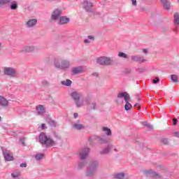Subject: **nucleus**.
<instances>
[{"label":"nucleus","instance_id":"11","mask_svg":"<svg viewBox=\"0 0 179 179\" xmlns=\"http://www.w3.org/2000/svg\"><path fill=\"white\" fill-rule=\"evenodd\" d=\"M89 154V148H86L84 151H82L80 153V157L82 160H83V159H86L87 155Z\"/></svg>","mask_w":179,"mask_h":179},{"label":"nucleus","instance_id":"47","mask_svg":"<svg viewBox=\"0 0 179 179\" xmlns=\"http://www.w3.org/2000/svg\"><path fill=\"white\" fill-rule=\"evenodd\" d=\"M144 54H148V50L146 49H144L143 50Z\"/></svg>","mask_w":179,"mask_h":179},{"label":"nucleus","instance_id":"30","mask_svg":"<svg viewBox=\"0 0 179 179\" xmlns=\"http://www.w3.org/2000/svg\"><path fill=\"white\" fill-rule=\"evenodd\" d=\"M152 177H154L155 178H160V175L159 173H157L156 172H152L151 173Z\"/></svg>","mask_w":179,"mask_h":179},{"label":"nucleus","instance_id":"44","mask_svg":"<svg viewBox=\"0 0 179 179\" xmlns=\"http://www.w3.org/2000/svg\"><path fill=\"white\" fill-rule=\"evenodd\" d=\"M84 42H85L86 44H89V43H90L87 39H85V40H84Z\"/></svg>","mask_w":179,"mask_h":179},{"label":"nucleus","instance_id":"33","mask_svg":"<svg viewBox=\"0 0 179 179\" xmlns=\"http://www.w3.org/2000/svg\"><path fill=\"white\" fill-rule=\"evenodd\" d=\"M84 6L85 9H87V6H92V3H89L87 1H84Z\"/></svg>","mask_w":179,"mask_h":179},{"label":"nucleus","instance_id":"14","mask_svg":"<svg viewBox=\"0 0 179 179\" xmlns=\"http://www.w3.org/2000/svg\"><path fill=\"white\" fill-rule=\"evenodd\" d=\"M0 106L1 107H7L8 106V100L1 96H0Z\"/></svg>","mask_w":179,"mask_h":179},{"label":"nucleus","instance_id":"49","mask_svg":"<svg viewBox=\"0 0 179 179\" xmlns=\"http://www.w3.org/2000/svg\"><path fill=\"white\" fill-rule=\"evenodd\" d=\"M149 173H152V171H145V174H149Z\"/></svg>","mask_w":179,"mask_h":179},{"label":"nucleus","instance_id":"25","mask_svg":"<svg viewBox=\"0 0 179 179\" xmlns=\"http://www.w3.org/2000/svg\"><path fill=\"white\" fill-rule=\"evenodd\" d=\"M62 85H64V86H71V85H72V81H71L70 80L62 81Z\"/></svg>","mask_w":179,"mask_h":179},{"label":"nucleus","instance_id":"8","mask_svg":"<svg viewBox=\"0 0 179 179\" xmlns=\"http://www.w3.org/2000/svg\"><path fill=\"white\" fill-rule=\"evenodd\" d=\"M69 21H70V20L69 17L62 16V17H59V24H66L69 23Z\"/></svg>","mask_w":179,"mask_h":179},{"label":"nucleus","instance_id":"46","mask_svg":"<svg viewBox=\"0 0 179 179\" xmlns=\"http://www.w3.org/2000/svg\"><path fill=\"white\" fill-rule=\"evenodd\" d=\"M73 117L74 118H78V113H74Z\"/></svg>","mask_w":179,"mask_h":179},{"label":"nucleus","instance_id":"4","mask_svg":"<svg viewBox=\"0 0 179 179\" xmlns=\"http://www.w3.org/2000/svg\"><path fill=\"white\" fill-rule=\"evenodd\" d=\"M55 66L58 69H66L69 68V62L66 60H56L55 62Z\"/></svg>","mask_w":179,"mask_h":179},{"label":"nucleus","instance_id":"10","mask_svg":"<svg viewBox=\"0 0 179 179\" xmlns=\"http://www.w3.org/2000/svg\"><path fill=\"white\" fill-rule=\"evenodd\" d=\"M82 72H83L82 67H76L72 70L73 75H79V73H82Z\"/></svg>","mask_w":179,"mask_h":179},{"label":"nucleus","instance_id":"19","mask_svg":"<svg viewBox=\"0 0 179 179\" xmlns=\"http://www.w3.org/2000/svg\"><path fill=\"white\" fill-rule=\"evenodd\" d=\"M73 129H78V131H80V129H83V128H85V126L80 124H74L73 125Z\"/></svg>","mask_w":179,"mask_h":179},{"label":"nucleus","instance_id":"26","mask_svg":"<svg viewBox=\"0 0 179 179\" xmlns=\"http://www.w3.org/2000/svg\"><path fill=\"white\" fill-rule=\"evenodd\" d=\"M174 20L176 24H179V14L178 13L174 14Z\"/></svg>","mask_w":179,"mask_h":179},{"label":"nucleus","instance_id":"34","mask_svg":"<svg viewBox=\"0 0 179 179\" xmlns=\"http://www.w3.org/2000/svg\"><path fill=\"white\" fill-rule=\"evenodd\" d=\"M159 82H160V79H159V77H157L152 80V83H154L155 85L159 83Z\"/></svg>","mask_w":179,"mask_h":179},{"label":"nucleus","instance_id":"23","mask_svg":"<svg viewBox=\"0 0 179 179\" xmlns=\"http://www.w3.org/2000/svg\"><path fill=\"white\" fill-rule=\"evenodd\" d=\"M11 176L13 177V178H17V177L20 176V171H15L11 174Z\"/></svg>","mask_w":179,"mask_h":179},{"label":"nucleus","instance_id":"15","mask_svg":"<svg viewBox=\"0 0 179 179\" xmlns=\"http://www.w3.org/2000/svg\"><path fill=\"white\" fill-rule=\"evenodd\" d=\"M36 111L38 114H44V113H45V108H44L43 106L39 105L36 106Z\"/></svg>","mask_w":179,"mask_h":179},{"label":"nucleus","instance_id":"24","mask_svg":"<svg viewBox=\"0 0 179 179\" xmlns=\"http://www.w3.org/2000/svg\"><path fill=\"white\" fill-rule=\"evenodd\" d=\"M10 0H0V6L3 5H9Z\"/></svg>","mask_w":179,"mask_h":179},{"label":"nucleus","instance_id":"22","mask_svg":"<svg viewBox=\"0 0 179 179\" xmlns=\"http://www.w3.org/2000/svg\"><path fill=\"white\" fill-rule=\"evenodd\" d=\"M97 64H99L100 65H104L105 62V57H101L97 59L96 60Z\"/></svg>","mask_w":179,"mask_h":179},{"label":"nucleus","instance_id":"21","mask_svg":"<svg viewBox=\"0 0 179 179\" xmlns=\"http://www.w3.org/2000/svg\"><path fill=\"white\" fill-rule=\"evenodd\" d=\"M111 148H113V146H108V148H105L104 150H103L101 152V155H107L108 153H110V150L111 149Z\"/></svg>","mask_w":179,"mask_h":179},{"label":"nucleus","instance_id":"42","mask_svg":"<svg viewBox=\"0 0 179 179\" xmlns=\"http://www.w3.org/2000/svg\"><path fill=\"white\" fill-rule=\"evenodd\" d=\"M173 125H176V124H177V119H173Z\"/></svg>","mask_w":179,"mask_h":179},{"label":"nucleus","instance_id":"43","mask_svg":"<svg viewBox=\"0 0 179 179\" xmlns=\"http://www.w3.org/2000/svg\"><path fill=\"white\" fill-rule=\"evenodd\" d=\"M27 164H20V167H27Z\"/></svg>","mask_w":179,"mask_h":179},{"label":"nucleus","instance_id":"31","mask_svg":"<svg viewBox=\"0 0 179 179\" xmlns=\"http://www.w3.org/2000/svg\"><path fill=\"white\" fill-rule=\"evenodd\" d=\"M118 57H120L121 58H127V54H125L122 52H120L118 54Z\"/></svg>","mask_w":179,"mask_h":179},{"label":"nucleus","instance_id":"45","mask_svg":"<svg viewBox=\"0 0 179 179\" xmlns=\"http://www.w3.org/2000/svg\"><path fill=\"white\" fill-rule=\"evenodd\" d=\"M92 109L96 110V103H93Z\"/></svg>","mask_w":179,"mask_h":179},{"label":"nucleus","instance_id":"40","mask_svg":"<svg viewBox=\"0 0 179 179\" xmlns=\"http://www.w3.org/2000/svg\"><path fill=\"white\" fill-rule=\"evenodd\" d=\"M173 135H174V136L179 138V132H175V133H173Z\"/></svg>","mask_w":179,"mask_h":179},{"label":"nucleus","instance_id":"48","mask_svg":"<svg viewBox=\"0 0 179 179\" xmlns=\"http://www.w3.org/2000/svg\"><path fill=\"white\" fill-rule=\"evenodd\" d=\"M94 76H99V74L97 73H94L92 74Z\"/></svg>","mask_w":179,"mask_h":179},{"label":"nucleus","instance_id":"3","mask_svg":"<svg viewBox=\"0 0 179 179\" xmlns=\"http://www.w3.org/2000/svg\"><path fill=\"white\" fill-rule=\"evenodd\" d=\"M71 97L75 100L77 107H82V106H84L83 101H80L82 94L78 92H73L71 93Z\"/></svg>","mask_w":179,"mask_h":179},{"label":"nucleus","instance_id":"28","mask_svg":"<svg viewBox=\"0 0 179 179\" xmlns=\"http://www.w3.org/2000/svg\"><path fill=\"white\" fill-rule=\"evenodd\" d=\"M103 131L107 134L109 136L111 135V130L107 127H103Z\"/></svg>","mask_w":179,"mask_h":179},{"label":"nucleus","instance_id":"6","mask_svg":"<svg viewBox=\"0 0 179 179\" xmlns=\"http://www.w3.org/2000/svg\"><path fill=\"white\" fill-rule=\"evenodd\" d=\"M4 74L8 76H16V70L12 67L4 68Z\"/></svg>","mask_w":179,"mask_h":179},{"label":"nucleus","instance_id":"36","mask_svg":"<svg viewBox=\"0 0 179 179\" xmlns=\"http://www.w3.org/2000/svg\"><path fill=\"white\" fill-rule=\"evenodd\" d=\"M41 129H45V128H47V127H45V124L43 123L41 126Z\"/></svg>","mask_w":179,"mask_h":179},{"label":"nucleus","instance_id":"7","mask_svg":"<svg viewBox=\"0 0 179 179\" xmlns=\"http://www.w3.org/2000/svg\"><path fill=\"white\" fill-rule=\"evenodd\" d=\"M3 155L7 162H12L13 160V155L10 153L8 150H3Z\"/></svg>","mask_w":179,"mask_h":179},{"label":"nucleus","instance_id":"41","mask_svg":"<svg viewBox=\"0 0 179 179\" xmlns=\"http://www.w3.org/2000/svg\"><path fill=\"white\" fill-rule=\"evenodd\" d=\"M88 38L90 40H94V36H88Z\"/></svg>","mask_w":179,"mask_h":179},{"label":"nucleus","instance_id":"38","mask_svg":"<svg viewBox=\"0 0 179 179\" xmlns=\"http://www.w3.org/2000/svg\"><path fill=\"white\" fill-rule=\"evenodd\" d=\"M131 3L134 6H136V0H131Z\"/></svg>","mask_w":179,"mask_h":179},{"label":"nucleus","instance_id":"13","mask_svg":"<svg viewBox=\"0 0 179 179\" xmlns=\"http://www.w3.org/2000/svg\"><path fill=\"white\" fill-rule=\"evenodd\" d=\"M160 2L165 9H170V1H169V0H160Z\"/></svg>","mask_w":179,"mask_h":179},{"label":"nucleus","instance_id":"37","mask_svg":"<svg viewBox=\"0 0 179 179\" xmlns=\"http://www.w3.org/2000/svg\"><path fill=\"white\" fill-rule=\"evenodd\" d=\"M134 107H138V110L141 109V105L139 103L134 104Z\"/></svg>","mask_w":179,"mask_h":179},{"label":"nucleus","instance_id":"39","mask_svg":"<svg viewBox=\"0 0 179 179\" xmlns=\"http://www.w3.org/2000/svg\"><path fill=\"white\" fill-rule=\"evenodd\" d=\"M99 142H100V143H106V140H104L103 138H100Z\"/></svg>","mask_w":179,"mask_h":179},{"label":"nucleus","instance_id":"51","mask_svg":"<svg viewBox=\"0 0 179 179\" xmlns=\"http://www.w3.org/2000/svg\"><path fill=\"white\" fill-rule=\"evenodd\" d=\"M43 83H48L47 82H43Z\"/></svg>","mask_w":179,"mask_h":179},{"label":"nucleus","instance_id":"9","mask_svg":"<svg viewBox=\"0 0 179 179\" xmlns=\"http://www.w3.org/2000/svg\"><path fill=\"white\" fill-rule=\"evenodd\" d=\"M26 24L27 27H33L34 26H36V24H37V20L36 19L29 20L26 22Z\"/></svg>","mask_w":179,"mask_h":179},{"label":"nucleus","instance_id":"29","mask_svg":"<svg viewBox=\"0 0 179 179\" xmlns=\"http://www.w3.org/2000/svg\"><path fill=\"white\" fill-rule=\"evenodd\" d=\"M36 160H41L44 158V154H37L35 157Z\"/></svg>","mask_w":179,"mask_h":179},{"label":"nucleus","instance_id":"20","mask_svg":"<svg viewBox=\"0 0 179 179\" xmlns=\"http://www.w3.org/2000/svg\"><path fill=\"white\" fill-rule=\"evenodd\" d=\"M104 65H113V59L110 57H105Z\"/></svg>","mask_w":179,"mask_h":179},{"label":"nucleus","instance_id":"17","mask_svg":"<svg viewBox=\"0 0 179 179\" xmlns=\"http://www.w3.org/2000/svg\"><path fill=\"white\" fill-rule=\"evenodd\" d=\"M10 6L11 10H16L17 9V3L15 1L10 0V2L8 3Z\"/></svg>","mask_w":179,"mask_h":179},{"label":"nucleus","instance_id":"16","mask_svg":"<svg viewBox=\"0 0 179 179\" xmlns=\"http://www.w3.org/2000/svg\"><path fill=\"white\" fill-rule=\"evenodd\" d=\"M96 173V165L92 164L90 167V171L88 172V177H92Z\"/></svg>","mask_w":179,"mask_h":179},{"label":"nucleus","instance_id":"18","mask_svg":"<svg viewBox=\"0 0 179 179\" xmlns=\"http://www.w3.org/2000/svg\"><path fill=\"white\" fill-rule=\"evenodd\" d=\"M34 50V47L33 46H27L23 48L24 52H33Z\"/></svg>","mask_w":179,"mask_h":179},{"label":"nucleus","instance_id":"27","mask_svg":"<svg viewBox=\"0 0 179 179\" xmlns=\"http://www.w3.org/2000/svg\"><path fill=\"white\" fill-rule=\"evenodd\" d=\"M171 79L173 80L175 83H177L178 82V77L176 75H171Z\"/></svg>","mask_w":179,"mask_h":179},{"label":"nucleus","instance_id":"52","mask_svg":"<svg viewBox=\"0 0 179 179\" xmlns=\"http://www.w3.org/2000/svg\"><path fill=\"white\" fill-rule=\"evenodd\" d=\"M52 123L54 124V121H52Z\"/></svg>","mask_w":179,"mask_h":179},{"label":"nucleus","instance_id":"12","mask_svg":"<svg viewBox=\"0 0 179 179\" xmlns=\"http://www.w3.org/2000/svg\"><path fill=\"white\" fill-rule=\"evenodd\" d=\"M131 59L133 61H136L137 62H139L140 64H142V62H145V61H146V59H144L143 57H138V56H134L131 57Z\"/></svg>","mask_w":179,"mask_h":179},{"label":"nucleus","instance_id":"50","mask_svg":"<svg viewBox=\"0 0 179 179\" xmlns=\"http://www.w3.org/2000/svg\"><path fill=\"white\" fill-rule=\"evenodd\" d=\"M141 101V98L137 99V101Z\"/></svg>","mask_w":179,"mask_h":179},{"label":"nucleus","instance_id":"1","mask_svg":"<svg viewBox=\"0 0 179 179\" xmlns=\"http://www.w3.org/2000/svg\"><path fill=\"white\" fill-rule=\"evenodd\" d=\"M39 141L41 145H45L46 146H54L55 145V142L51 138L47 136L45 133H41L39 135Z\"/></svg>","mask_w":179,"mask_h":179},{"label":"nucleus","instance_id":"5","mask_svg":"<svg viewBox=\"0 0 179 179\" xmlns=\"http://www.w3.org/2000/svg\"><path fill=\"white\" fill-rule=\"evenodd\" d=\"M61 13H62V10H61L60 8L55 9L52 13L51 20L54 21L58 20V19H59V17L61 16Z\"/></svg>","mask_w":179,"mask_h":179},{"label":"nucleus","instance_id":"32","mask_svg":"<svg viewBox=\"0 0 179 179\" xmlns=\"http://www.w3.org/2000/svg\"><path fill=\"white\" fill-rule=\"evenodd\" d=\"M143 125H144V127H147L148 128H152V124L148 123L146 121L143 122Z\"/></svg>","mask_w":179,"mask_h":179},{"label":"nucleus","instance_id":"35","mask_svg":"<svg viewBox=\"0 0 179 179\" xmlns=\"http://www.w3.org/2000/svg\"><path fill=\"white\" fill-rule=\"evenodd\" d=\"M162 143L164 145H169V140L167 138H164V139L162 140Z\"/></svg>","mask_w":179,"mask_h":179},{"label":"nucleus","instance_id":"2","mask_svg":"<svg viewBox=\"0 0 179 179\" xmlns=\"http://www.w3.org/2000/svg\"><path fill=\"white\" fill-rule=\"evenodd\" d=\"M118 99H122L124 97V101H126V104L124 106V109L126 111H129V110H132V105L129 103V100L131 97L129 94L127 92H120L117 94Z\"/></svg>","mask_w":179,"mask_h":179},{"label":"nucleus","instance_id":"53","mask_svg":"<svg viewBox=\"0 0 179 179\" xmlns=\"http://www.w3.org/2000/svg\"><path fill=\"white\" fill-rule=\"evenodd\" d=\"M178 1H179V0H178Z\"/></svg>","mask_w":179,"mask_h":179}]
</instances>
